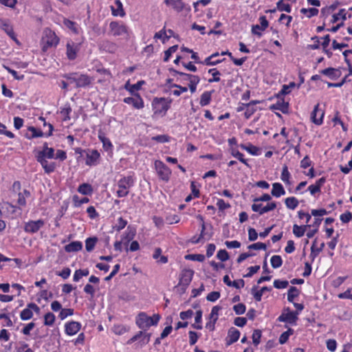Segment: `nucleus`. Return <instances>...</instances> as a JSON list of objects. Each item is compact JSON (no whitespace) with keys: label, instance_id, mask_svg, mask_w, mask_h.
Here are the masks:
<instances>
[{"label":"nucleus","instance_id":"cd10ccee","mask_svg":"<svg viewBox=\"0 0 352 352\" xmlns=\"http://www.w3.org/2000/svg\"><path fill=\"white\" fill-rule=\"evenodd\" d=\"M311 227L310 225L298 226L294 224L293 226V233L296 237H301L305 234L307 228Z\"/></svg>","mask_w":352,"mask_h":352},{"label":"nucleus","instance_id":"e433bc0d","mask_svg":"<svg viewBox=\"0 0 352 352\" xmlns=\"http://www.w3.org/2000/svg\"><path fill=\"white\" fill-rule=\"evenodd\" d=\"M241 148L253 155H258L259 148L254 145L250 144L246 146L245 144H241Z\"/></svg>","mask_w":352,"mask_h":352},{"label":"nucleus","instance_id":"f8f14e48","mask_svg":"<svg viewBox=\"0 0 352 352\" xmlns=\"http://www.w3.org/2000/svg\"><path fill=\"white\" fill-rule=\"evenodd\" d=\"M260 25H254L252 27V32L258 36H261L260 30L263 31L268 26V21L265 16H262L259 18Z\"/></svg>","mask_w":352,"mask_h":352},{"label":"nucleus","instance_id":"2f4dec72","mask_svg":"<svg viewBox=\"0 0 352 352\" xmlns=\"http://www.w3.org/2000/svg\"><path fill=\"white\" fill-rule=\"evenodd\" d=\"M212 92V91H205L201 94L199 102L201 107L206 106L210 102Z\"/></svg>","mask_w":352,"mask_h":352},{"label":"nucleus","instance_id":"dca6fc26","mask_svg":"<svg viewBox=\"0 0 352 352\" xmlns=\"http://www.w3.org/2000/svg\"><path fill=\"white\" fill-rule=\"evenodd\" d=\"M81 324L78 322L72 321L65 324V333L69 336L77 333L80 329Z\"/></svg>","mask_w":352,"mask_h":352},{"label":"nucleus","instance_id":"4d7b16f0","mask_svg":"<svg viewBox=\"0 0 352 352\" xmlns=\"http://www.w3.org/2000/svg\"><path fill=\"white\" fill-rule=\"evenodd\" d=\"M63 23L64 25L68 28L69 29H70L72 32H74V33L77 34L78 33V29L76 28V23L74 22V21H72L69 19H64V21H63Z\"/></svg>","mask_w":352,"mask_h":352},{"label":"nucleus","instance_id":"7c9ffc66","mask_svg":"<svg viewBox=\"0 0 352 352\" xmlns=\"http://www.w3.org/2000/svg\"><path fill=\"white\" fill-rule=\"evenodd\" d=\"M200 78L198 76L193 75L188 81V85L192 94L195 93L197 89V85L199 84Z\"/></svg>","mask_w":352,"mask_h":352},{"label":"nucleus","instance_id":"9d476101","mask_svg":"<svg viewBox=\"0 0 352 352\" xmlns=\"http://www.w3.org/2000/svg\"><path fill=\"white\" fill-rule=\"evenodd\" d=\"M111 31L114 36H120L127 32V28L123 24L113 21L109 25Z\"/></svg>","mask_w":352,"mask_h":352},{"label":"nucleus","instance_id":"4be33fe9","mask_svg":"<svg viewBox=\"0 0 352 352\" xmlns=\"http://www.w3.org/2000/svg\"><path fill=\"white\" fill-rule=\"evenodd\" d=\"M272 195L279 197L281 195H284L285 194V190L280 183H274L272 184Z\"/></svg>","mask_w":352,"mask_h":352},{"label":"nucleus","instance_id":"338daca9","mask_svg":"<svg viewBox=\"0 0 352 352\" xmlns=\"http://www.w3.org/2000/svg\"><path fill=\"white\" fill-rule=\"evenodd\" d=\"M220 297V293L219 292H212L208 294L206 299L210 302H214Z\"/></svg>","mask_w":352,"mask_h":352},{"label":"nucleus","instance_id":"412c9836","mask_svg":"<svg viewBox=\"0 0 352 352\" xmlns=\"http://www.w3.org/2000/svg\"><path fill=\"white\" fill-rule=\"evenodd\" d=\"M272 110H279L283 113H287L289 110V103L283 100H278L276 103L270 106Z\"/></svg>","mask_w":352,"mask_h":352},{"label":"nucleus","instance_id":"e2e57ef3","mask_svg":"<svg viewBox=\"0 0 352 352\" xmlns=\"http://www.w3.org/2000/svg\"><path fill=\"white\" fill-rule=\"evenodd\" d=\"M28 130L32 133V135L28 138L30 139L38 138V137H42L44 135V133L41 131H37V129L34 126H30L28 128Z\"/></svg>","mask_w":352,"mask_h":352},{"label":"nucleus","instance_id":"052dcab7","mask_svg":"<svg viewBox=\"0 0 352 352\" xmlns=\"http://www.w3.org/2000/svg\"><path fill=\"white\" fill-rule=\"evenodd\" d=\"M233 309L236 314L241 315L245 313L246 308L244 304L239 303L233 307Z\"/></svg>","mask_w":352,"mask_h":352},{"label":"nucleus","instance_id":"4c0bfd02","mask_svg":"<svg viewBox=\"0 0 352 352\" xmlns=\"http://www.w3.org/2000/svg\"><path fill=\"white\" fill-rule=\"evenodd\" d=\"M78 191L82 195H87L91 193L92 188L91 185L88 184H82L79 186Z\"/></svg>","mask_w":352,"mask_h":352},{"label":"nucleus","instance_id":"a878e982","mask_svg":"<svg viewBox=\"0 0 352 352\" xmlns=\"http://www.w3.org/2000/svg\"><path fill=\"white\" fill-rule=\"evenodd\" d=\"M115 6L116 8L113 6L111 7L113 15L124 16L125 15V12L124 11L122 2L120 0H116Z\"/></svg>","mask_w":352,"mask_h":352},{"label":"nucleus","instance_id":"c756f323","mask_svg":"<svg viewBox=\"0 0 352 352\" xmlns=\"http://www.w3.org/2000/svg\"><path fill=\"white\" fill-rule=\"evenodd\" d=\"M258 102L259 101L258 100H252L246 104V110L244 115L247 119L250 118V116L255 112L256 109L254 108V105Z\"/></svg>","mask_w":352,"mask_h":352},{"label":"nucleus","instance_id":"864d4df0","mask_svg":"<svg viewBox=\"0 0 352 352\" xmlns=\"http://www.w3.org/2000/svg\"><path fill=\"white\" fill-rule=\"evenodd\" d=\"M340 17L343 20L346 19V13L344 9L340 10L338 14H333L332 16V19L331 20V22L332 23H335L339 20Z\"/></svg>","mask_w":352,"mask_h":352},{"label":"nucleus","instance_id":"5fc2aeb1","mask_svg":"<svg viewBox=\"0 0 352 352\" xmlns=\"http://www.w3.org/2000/svg\"><path fill=\"white\" fill-rule=\"evenodd\" d=\"M98 138L102 142L103 148L106 151H108L111 148L112 144L108 138H105L104 135H99Z\"/></svg>","mask_w":352,"mask_h":352},{"label":"nucleus","instance_id":"4468645a","mask_svg":"<svg viewBox=\"0 0 352 352\" xmlns=\"http://www.w3.org/2000/svg\"><path fill=\"white\" fill-rule=\"evenodd\" d=\"M43 40L49 47L56 46L59 41L55 33L51 30L45 31V38H43Z\"/></svg>","mask_w":352,"mask_h":352},{"label":"nucleus","instance_id":"393cba45","mask_svg":"<svg viewBox=\"0 0 352 352\" xmlns=\"http://www.w3.org/2000/svg\"><path fill=\"white\" fill-rule=\"evenodd\" d=\"M82 248V243L80 241H73L65 246V250L67 252H78Z\"/></svg>","mask_w":352,"mask_h":352},{"label":"nucleus","instance_id":"774afa93","mask_svg":"<svg viewBox=\"0 0 352 352\" xmlns=\"http://www.w3.org/2000/svg\"><path fill=\"white\" fill-rule=\"evenodd\" d=\"M352 219V214L347 211L340 215V220L344 223H349Z\"/></svg>","mask_w":352,"mask_h":352},{"label":"nucleus","instance_id":"f257e3e1","mask_svg":"<svg viewBox=\"0 0 352 352\" xmlns=\"http://www.w3.org/2000/svg\"><path fill=\"white\" fill-rule=\"evenodd\" d=\"M54 157V149L53 148H50L47 151H38L37 153V155H36L37 162L41 164L45 172L48 174L54 172L56 166L54 163L49 164L48 162L46 160V158L52 159Z\"/></svg>","mask_w":352,"mask_h":352},{"label":"nucleus","instance_id":"423d86ee","mask_svg":"<svg viewBox=\"0 0 352 352\" xmlns=\"http://www.w3.org/2000/svg\"><path fill=\"white\" fill-rule=\"evenodd\" d=\"M155 167L160 177L163 180L168 181L171 173L169 168L160 160L155 161Z\"/></svg>","mask_w":352,"mask_h":352},{"label":"nucleus","instance_id":"39448f33","mask_svg":"<svg viewBox=\"0 0 352 352\" xmlns=\"http://www.w3.org/2000/svg\"><path fill=\"white\" fill-rule=\"evenodd\" d=\"M193 275L194 271L192 270L185 269L182 271L178 286L181 287L183 292L186 291V288L190 285Z\"/></svg>","mask_w":352,"mask_h":352},{"label":"nucleus","instance_id":"de8ad7c7","mask_svg":"<svg viewBox=\"0 0 352 352\" xmlns=\"http://www.w3.org/2000/svg\"><path fill=\"white\" fill-rule=\"evenodd\" d=\"M231 154L232 156L237 158L240 162L243 163L245 165L250 167V165L247 162V160L245 159H244L243 153H241V152H239L237 150L232 149Z\"/></svg>","mask_w":352,"mask_h":352},{"label":"nucleus","instance_id":"ea45409f","mask_svg":"<svg viewBox=\"0 0 352 352\" xmlns=\"http://www.w3.org/2000/svg\"><path fill=\"white\" fill-rule=\"evenodd\" d=\"M271 265L273 268H278L283 264V260L280 256L274 255L270 259Z\"/></svg>","mask_w":352,"mask_h":352},{"label":"nucleus","instance_id":"0eeeda50","mask_svg":"<svg viewBox=\"0 0 352 352\" xmlns=\"http://www.w3.org/2000/svg\"><path fill=\"white\" fill-rule=\"evenodd\" d=\"M45 224V222L42 219L37 221H30L25 224L24 230L28 233H36Z\"/></svg>","mask_w":352,"mask_h":352},{"label":"nucleus","instance_id":"69168bd1","mask_svg":"<svg viewBox=\"0 0 352 352\" xmlns=\"http://www.w3.org/2000/svg\"><path fill=\"white\" fill-rule=\"evenodd\" d=\"M172 6L177 12H179L184 9V4L182 0H174Z\"/></svg>","mask_w":352,"mask_h":352},{"label":"nucleus","instance_id":"5701e85b","mask_svg":"<svg viewBox=\"0 0 352 352\" xmlns=\"http://www.w3.org/2000/svg\"><path fill=\"white\" fill-rule=\"evenodd\" d=\"M256 288L257 287L256 286L252 287V294H253L255 300L258 302L261 300V297L265 292L271 291V288L266 286L263 287L259 291H256Z\"/></svg>","mask_w":352,"mask_h":352},{"label":"nucleus","instance_id":"aec40b11","mask_svg":"<svg viewBox=\"0 0 352 352\" xmlns=\"http://www.w3.org/2000/svg\"><path fill=\"white\" fill-rule=\"evenodd\" d=\"M320 73L329 77L331 80H336L341 75V72L333 67H329L320 71Z\"/></svg>","mask_w":352,"mask_h":352},{"label":"nucleus","instance_id":"3c124183","mask_svg":"<svg viewBox=\"0 0 352 352\" xmlns=\"http://www.w3.org/2000/svg\"><path fill=\"white\" fill-rule=\"evenodd\" d=\"M289 177H290V173L288 171V168L287 166H284L282 170L281 173V179L283 182H284L286 184H289Z\"/></svg>","mask_w":352,"mask_h":352},{"label":"nucleus","instance_id":"bf43d9fd","mask_svg":"<svg viewBox=\"0 0 352 352\" xmlns=\"http://www.w3.org/2000/svg\"><path fill=\"white\" fill-rule=\"evenodd\" d=\"M261 337V331L259 329L254 330L252 334V341L254 345L257 346L260 343Z\"/></svg>","mask_w":352,"mask_h":352},{"label":"nucleus","instance_id":"c9c22d12","mask_svg":"<svg viewBox=\"0 0 352 352\" xmlns=\"http://www.w3.org/2000/svg\"><path fill=\"white\" fill-rule=\"evenodd\" d=\"M71 112L72 108L69 104H65L64 107L61 108L60 111V114L64 116L63 120L65 121L70 120L69 114Z\"/></svg>","mask_w":352,"mask_h":352},{"label":"nucleus","instance_id":"09e8293b","mask_svg":"<svg viewBox=\"0 0 352 352\" xmlns=\"http://www.w3.org/2000/svg\"><path fill=\"white\" fill-rule=\"evenodd\" d=\"M208 72L212 74L213 77L212 78H210L208 80V82L211 83L213 82L220 81L219 76L221 75V73L216 68L209 69Z\"/></svg>","mask_w":352,"mask_h":352},{"label":"nucleus","instance_id":"b1692460","mask_svg":"<svg viewBox=\"0 0 352 352\" xmlns=\"http://www.w3.org/2000/svg\"><path fill=\"white\" fill-rule=\"evenodd\" d=\"M100 157V153L96 150H93L91 153L87 155L86 164L91 166L96 164Z\"/></svg>","mask_w":352,"mask_h":352},{"label":"nucleus","instance_id":"f03ea898","mask_svg":"<svg viewBox=\"0 0 352 352\" xmlns=\"http://www.w3.org/2000/svg\"><path fill=\"white\" fill-rule=\"evenodd\" d=\"M160 319L159 314H154L152 317L148 316L146 313L141 312L136 319V324L140 329H146L153 325H157Z\"/></svg>","mask_w":352,"mask_h":352},{"label":"nucleus","instance_id":"603ef678","mask_svg":"<svg viewBox=\"0 0 352 352\" xmlns=\"http://www.w3.org/2000/svg\"><path fill=\"white\" fill-rule=\"evenodd\" d=\"M74 314V309H62L59 313L58 317L61 320H64L69 316H72Z\"/></svg>","mask_w":352,"mask_h":352},{"label":"nucleus","instance_id":"9b49d317","mask_svg":"<svg viewBox=\"0 0 352 352\" xmlns=\"http://www.w3.org/2000/svg\"><path fill=\"white\" fill-rule=\"evenodd\" d=\"M124 102L129 104H132L135 109H140L144 107V102L139 94H134V97H127L124 99Z\"/></svg>","mask_w":352,"mask_h":352},{"label":"nucleus","instance_id":"473e14b6","mask_svg":"<svg viewBox=\"0 0 352 352\" xmlns=\"http://www.w3.org/2000/svg\"><path fill=\"white\" fill-rule=\"evenodd\" d=\"M136 231L135 229L133 227L128 226L127 228V232L126 233V235L123 236L122 240L126 241L125 243H128L130 241H131L135 235Z\"/></svg>","mask_w":352,"mask_h":352},{"label":"nucleus","instance_id":"680f3d73","mask_svg":"<svg viewBox=\"0 0 352 352\" xmlns=\"http://www.w3.org/2000/svg\"><path fill=\"white\" fill-rule=\"evenodd\" d=\"M217 257L221 261H226L229 258V254L226 250H220L217 254Z\"/></svg>","mask_w":352,"mask_h":352},{"label":"nucleus","instance_id":"a18cd8bd","mask_svg":"<svg viewBox=\"0 0 352 352\" xmlns=\"http://www.w3.org/2000/svg\"><path fill=\"white\" fill-rule=\"evenodd\" d=\"M55 316L54 314L51 312L47 313L44 316V324L46 326H52L54 323L55 321Z\"/></svg>","mask_w":352,"mask_h":352},{"label":"nucleus","instance_id":"37998d69","mask_svg":"<svg viewBox=\"0 0 352 352\" xmlns=\"http://www.w3.org/2000/svg\"><path fill=\"white\" fill-rule=\"evenodd\" d=\"M283 0H280L276 3V8L279 11H285L286 12H291L292 8L291 6L288 3H284Z\"/></svg>","mask_w":352,"mask_h":352},{"label":"nucleus","instance_id":"7ed1b4c3","mask_svg":"<svg viewBox=\"0 0 352 352\" xmlns=\"http://www.w3.org/2000/svg\"><path fill=\"white\" fill-rule=\"evenodd\" d=\"M171 102V99L168 100L164 98H155L152 103L155 111L154 113L155 114L165 115L168 109L170 108Z\"/></svg>","mask_w":352,"mask_h":352},{"label":"nucleus","instance_id":"ddd939ff","mask_svg":"<svg viewBox=\"0 0 352 352\" xmlns=\"http://www.w3.org/2000/svg\"><path fill=\"white\" fill-rule=\"evenodd\" d=\"M298 312L294 311H288L287 314L283 313L278 318V320L280 322H287L289 324H296V320H298L297 315Z\"/></svg>","mask_w":352,"mask_h":352},{"label":"nucleus","instance_id":"a19ab883","mask_svg":"<svg viewBox=\"0 0 352 352\" xmlns=\"http://www.w3.org/2000/svg\"><path fill=\"white\" fill-rule=\"evenodd\" d=\"M300 12L305 14L308 18H311V16H316L319 11L317 8H302L300 10Z\"/></svg>","mask_w":352,"mask_h":352},{"label":"nucleus","instance_id":"2eb2a0df","mask_svg":"<svg viewBox=\"0 0 352 352\" xmlns=\"http://www.w3.org/2000/svg\"><path fill=\"white\" fill-rule=\"evenodd\" d=\"M170 72L173 73V76H177L176 80L183 84H188V81L192 77V74H186L178 72L173 68L170 69Z\"/></svg>","mask_w":352,"mask_h":352},{"label":"nucleus","instance_id":"0e129e2a","mask_svg":"<svg viewBox=\"0 0 352 352\" xmlns=\"http://www.w3.org/2000/svg\"><path fill=\"white\" fill-rule=\"evenodd\" d=\"M248 248L250 250H265L267 249V246L263 243L258 242V243L250 245L248 246Z\"/></svg>","mask_w":352,"mask_h":352},{"label":"nucleus","instance_id":"13d9d810","mask_svg":"<svg viewBox=\"0 0 352 352\" xmlns=\"http://www.w3.org/2000/svg\"><path fill=\"white\" fill-rule=\"evenodd\" d=\"M289 285L287 280H275L274 281V287L276 289H284L286 288Z\"/></svg>","mask_w":352,"mask_h":352},{"label":"nucleus","instance_id":"8fccbe9b","mask_svg":"<svg viewBox=\"0 0 352 352\" xmlns=\"http://www.w3.org/2000/svg\"><path fill=\"white\" fill-rule=\"evenodd\" d=\"M185 258L187 260L196 261L199 262H203L205 260V256L204 254H187L185 256Z\"/></svg>","mask_w":352,"mask_h":352},{"label":"nucleus","instance_id":"c85d7f7f","mask_svg":"<svg viewBox=\"0 0 352 352\" xmlns=\"http://www.w3.org/2000/svg\"><path fill=\"white\" fill-rule=\"evenodd\" d=\"M219 55L218 52L214 53L210 56L207 57L203 62L201 63L204 64L206 65H216L220 63H221L223 60H213L214 57H217Z\"/></svg>","mask_w":352,"mask_h":352},{"label":"nucleus","instance_id":"6e6d98bb","mask_svg":"<svg viewBox=\"0 0 352 352\" xmlns=\"http://www.w3.org/2000/svg\"><path fill=\"white\" fill-rule=\"evenodd\" d=\"M178 48L177 45H175L170 47H169L167 50L164 52V60L165 62L168 61L171 54L177 51Z\"/></svg>","mask_w":352,"mask_h":352},{"label":"nucleus","instance_id":"bb28decb","mask_svg":"<svg viewBox=\"0 0 352 352\" xmlns=\"http://www.w3.org/2000/svg\"><path fill=\"white\" fill-rule=\"evenodd\" d=\"M0 28L3 30L12 38L15 39L12 27L6 20L0 19Z\"/></svg>","mask_w":352,"mask_h":352},{"label":"nucleus","instance_id":"f3484780","mask_svg":"<svg viewBox=\"0 0 352 352\" xmlns=\"http://www.w3.org/2000/svg\"><path fill=\"white\" fill-rule=\"evenodd\" d=\"M79 50L78 45L74 42H68L67 44V56L69 60H74L76 58V54Z\"/></svg>","mask_w":352,"mask_h":352},{"label":"nucleus","instance_id":"6e6552de","mask_svg":"<svg viewBox=\"0 0 352 352\" xmlns=\"http://www.w3.org/2000/svg\"><path fill=\"white\" fill-rule=\"evenodd\" d=\"M276 208V202L268 203L265 206L263 207L262 204H253L252 205V210L254 212H258L259 214H263L267 212L272 211Z\"/></svg>","mask_w":352,"mask_h":352},{"label":"nucleus","instance_id":"1a4fd4ad","mask_svg":"<svg viewBox=\"0 0 352 352\" xmlns=\"http://www.w3.org/2000/svg\"><path fill=\"white\" fill-rule=\"evenodd\" d=\"M324 115V111L320 110L319 104H317L316 105H315L314 109L311 113V119L314 124L317 125H320L322 123Z\"/></svg>","mask_w":352,"mask_h":352},{"label":"nucleus","instance_id":"72a5a7b5","mask_svg":"<svg viewBox=\"0 0 352 352\" xmlns=\"http://www.w3.org/2000/svg\"><path fill=\"white\" fill-rule=\"evenodd\" d=\"M286 206L292 210H294L298 205V201L294 197H287L285 200Z\"/></svg>","mask_w":352,"mask_h":352},{"label":"nucleus","instance_id":"79ce46f5","mask_svg":"<svg viewBox=\"0 0 352 352\" xmlns=\"http://www.w3.org/2000/svg\"><path fill=\"white\" fill-rule=\"evenodd\" d=\"M33 317V312L31 310V308L27 307V308L24 309L20 314V318L22 320H28L31 319Z\"/></svg>","mask_w":352,"mask_h":352},{"label":"nucleus","instance_id":"58836bf2","mask_svg":"<svg viewBox=\"0 0 352 352\" xmlns=\"http://www.w3.org/2000/svg\"><path fill=\"white\" fill-rule=\"evenodd\" d=\"M299 294L298 289L296 287H291L288 290L287 300L289 302H292L294 299Z\"/></svg>","mask_w":352,"mask_h":352},{"label":"nucleus","instance_id":"6ab92c4d","mask_svg":"<svg viewBox=\"0 0 352 352\" xmlns=\"http://www.w3.org/2000/svg\"><path fill=\"white\" fill-rule=\"evenodd\" d=\"M91 82V78L86 74H79L77 76V82L76 87L77 88L85 87L89 85Z\"/></svg>","mask_w":352,"mask_h":352},{"label":"nucleus","instance_id":"20e7f679","mask_svg":"<svg viewBox=\"0 0 352 352\" xmlns=\"http://www.w3.org/2000/svg\"><path fill=\"white\" fill-rule=\"evenodd\" d=\"M133 179L131 176L123 177L118 181L117 195L119 197H126L129 194V189L133 185Z\"/></svg>","mask_w":352,"mask_h":352},{"label":"nucleus","instance_id":"a211bd4d","mask_svg":"<svg viewBox=\"0 0 352 352\" xmlns=\"http://www.w3.org/2000/svg\"><path fill=\"white\" fill-rule=\"evenodd\" d=\"M240 336V331L234 327H231L228 333V338L226 339V344L230 345L234 342H236Z\"/></svg>","mask_w":352,"mask_h":352},{"label":"nucleus","instance_id":"c03bdc74","mask_svg":"<svg viewBox=\"0 0 352 352\" xmlns=\"http://www.w3.org/2000/svg\"><path fill=\"white\" fill-rule=\"evenodd\" d=\"M144 83V81L141 80L138 81L136 84L129 85V83L126 84V89H127L130 93L132 94H135V91L139 90L141 86Z\"/></svg>","mask_w":352,"mask_h":352},{"label":"nucleus","instance_id":"f704fd0d","mask_svg":"<svg viewBox=\"0 0 352 352\" xmlns=\"http://www.w3.org/2000/svg\"><path fill=\"white\" fill-rule=\"evenodd\" d=\"M98 241L96 237H90L86 239L85 241V248L87 252H91L96 245V243Z\"/></svg>","mask_w":352,"mask_h":352},{"label":"nucleus","instance_id":"49530a36","mask_svg":"<svg viewBox=\"0 0 352 352\" xmlns=\"http://www.w3.org/2000/svg\"><path fill=\"white\" fill-rule=\"evenodd\" d=\"M221 309V307L220 306H214L212 307L211 313L209 316L210 320H212L214 322H217L219 317V311Z\"/></svg>","mask_w":352,"mask_h":352}]
</instances>
